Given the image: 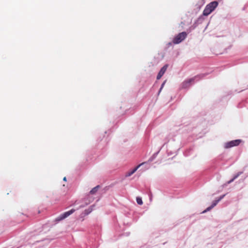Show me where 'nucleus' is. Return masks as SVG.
I'll return each instance as SVG.
<instances>
[{"mask_svg":"<svg viewBox=\"0 0 248 248\" xmlns=\"http://www.w3.org/2000/svg\"><path fill=\"white\" fill-rule=\"evenodd\" d=\"M210 73L206 72L205 73H202L196 76L187 78L185 80L181 85V88L182 89H187L189 87L194 84L196 82L200 80L201 79L205 78L206 76L208 75Z\"/></svg>","mask_w":248,"mask_h":248,"instance_id":"f257e3e1","label":"nucleus"},{"mask_svg":"<svg viewBox=\"0 0 248 248\" xmlns=\"http://www.w3.org/2000/svg\"><path fill=\"white\" fill-rule=\"evenodd\" d=\"M211 177V170L209 169H206L198 173L195 178L197 181L196 185H202L203 183L209 181Z\"/></svg>","mask_w":248,"mask_h":248,"instance_id":"f03ea898","label":"nucleus"},{"mask_svg":"<svg viewBox=\"0 0 248 248\" xmlns=\"http://www.w3.org/2000/svg\"><path fill=\"white\" fill-rule=\"evenodd\" d=\"M85 207L84 205H80L78 208L77 209L72 208L68 211H66L63 212V213L57 217H56L54 220V224L55 225L61 221L65 219L69 216L73 214L76 210H78L79 208H83Z\"/></svg>","mask_w":248,"mask_h":248,"instance_id":"7ed1b4c3","label":"nucleus"},{"mask_svg":"<svg viewBox=\"0 0 248 248\" xmlns=\"http://www.w3.org/2000/svg\"><path fill=\"white\" fill-rule=\"evenodd\" d=\"M219 4L218 0H214L207 4L203 11V15L208 16L215 10Z\"/></svg>","mask_w":248,"mask_h":248,"instance_id":"20e7f679","label":"nucleus"},{"mask_svg":"<svg viewBox=\"0 0 248 248\" xmlns=\"http://www.w3.org/2000/svg\"><path fill=\"white\" fill-rule=\"evenodd\" d=\"M187 33L186 31H182L175 35L172 40L173 44L177 45L183 41L187 37Z\"/></svg>","mask_w":248,"mask_h":248,"instance_id":"39448f33","label":"nucleus"},{"mask_svg":"<svg viewBox=\"0 0 248 248\" xmlns=\"http://www.w3.org/2000/svg\"><path fill=\"white\" fill-rule=\"evenodd\" d=\"M243 141L241 139H236L227 141L224 144L225 149H229L233 147L238 146Z\"/></svg>","mask_w":248,"mask_h":248,"instance_id":"423d86ee","label":"nucleus"},{"mask_svg":"<svg viewBox=\"0 0 248 248\" xmlns=\"http://www.w3.org/2000/svg\"><path fill=\"white\" fill-rule=\"evenodd\" d=\"M205 1L204 0H200L195 5V8L193 10L192 12V14H197L201 10L202 6L204 4Z\"/></svg>","mask_w":248,"mask_h":248,"instance_id":"0eeeda50","label":"nucleus"},{"mask_svg":"<svg viewBox=\"0 0 248 248\" xmlns=\"http://www.w3.org/2000/svg\"><path fill=\"white\" fill-rule=\"evenodd\" d=\"M169 66L168 64H165L164 65H163L159 71L158 73H157V76H156V79L159 80L160 79L161 77L163 76V75L166 72L167 68Z\"/></svg>","mask_w":248,"mask_h":248,"instance_id":"6e6552de","label":"nucleus"},{"mask_svg":"<svg viewBox=\"0 0 248 248\" xmlns=\"http://www.w3.org/2000/svg\"><path fill=\"white\" fill-rule=\"evenodd\" d=\"M147 162H143V163H142L138 165H137V166H136L135 168H134L133 169H132V170H130L129 171H128V172H127L125 174V177H129L130 176H131L133 174H134L136 171V170L141 166L146 164Z\"/></svg>","mask_w":248,"mask_h":248,"instance_id":"1a4fd4ad","label":"nucleus"},{"mask_svg":"<svg viewBox=\"0 0 248 248\" xmlns=\"http://www.w3.org/2000/svg\"><path fill=\"white\" fill-rule=\"evenodd\" d=\"M203 15V13L202 15L199 16V17L195 21L194 23H193L196 27H197L198 25L201 24L203 21H204L205 17Z\"/></svg>","mask_w":248,"mask_h":248,"instance_id":"9d476101","label":"nucleus"},{"mask_svg":"<svg viewBox=\"0 0 248 248\" xmlns=\"http://www.w3.org/2000/svg\"><path fill=\"white\" fill-rule=\"evenodd\" d=\"M246 104H248V95L247 96L245 100H242L241 102L238 104L237 107L239 108H242L243 106H246Z\"/></svg>","mask_w":248,"mask_h":248,"instance_id":"9b49d317","label":"nucleus"},{"mask_svg":"<svg viewBox=\"0 0 248 248\" xmlns=\"http://www.w3.org/2000/svg\"><path fill=\"white\" fill-rule=\"evenodd\" d=\"M95 207V205L93 204L90 206L88 208L86 209L83 212L85 215H88L90 214L93 210V208Z\"/></svg>","mask_w":248,"mask_h":248,"instance_id":"f8f14e48","label":"nucleus"},{"mask_svg":"<svg viewBox=\"0 0 248 248\" xmlns=\"http://www.w3.org/2000/svg\"><path fill=\"white\" fill-rule=\"evenodd\" d=\"M192 151V148L190 147L184 152V155L186 157L188 156L191 155Z\"/></svg>","mask_w":248,"mask_h":248,"instance_id":"ddd939ff","label":"nucleus"},{"mask_svg":"<svg viewBox=\"0 0 248 248\" xmlns=\"http://www.w3.org/2000/svg\"><path fill=\"white\" fill-rule=\"evenodd\" d=\"M100 187V185H97L95 187H93L90 191V194L93 195L95 194Z\"/></svg>","mask_w":248,"mask_h":248,"instance_id":"4468645a","label":"nucleus"},{"mask_svg":"<svg viewBox=\"0 0 248 248\" xmlns=\"http://www.w3.org/2000/svg\"><path fill=\"white\" fill-rule=\"evenodd\" d=\"M188 125H189V124H187L183 125V124H181V125H179V126H182V129H184V130H183V131H182V132H188L189 131H191V129L189 127L187 128H186L188 126Z\"/></svg>","mask_w":248,"mask_h":248,"instance_id":"2eb2a0df","label":"nucleus"},{"mask_svg":"<svg viewBox=\"0 0 248 248\" xmlns=\"http://www.w3.org/2000/svg\"><path fill=\"white\" fill-rule=\"evenodd\" d=\"M196 26L193 24L192 25L190 26L188 29H187V31H186L187 33L191 32L192 31L194 30L196 28Z\"/></svg>","mask_w":248,"mask_h":248,"instance_id":"dca6fc26","label":"nucleus"},{"mask_svg":"<svg viewBox=\"0 0 248 248\" xmlns=\"http://www.w3.org/2000/svg\"><path fill=\"white\" fill-rule=\"evenodd\" d=\"M180 150V148L178 149L177 151H176L175 152V155L173 156L171 159H173L177 154H178V151ZM174 153V152H172V151H168L167 152V155H168V156H170L171 155H172V154H173Z\"/></svg>","mask_w":248,"mask_h":248,"instance_id":"f3484780","label":"nucleus"},{"mask_svg":"<svg viewBox=\"0 0 248 248\" xmlns=\"http://www.w3.org/2000/svg\"><path fill=\"white\" fill-rule=\"evenodd\" d=\"M136 202L138 204L140 205H141L143 204V201L141 197H136Z\"/></svg>","mask_w":248,"mask_h":248,"instance_id":"a211bd4d","label":"nucleus"},{"mask_svg":"<svg viewBox=\"0 0 248 248\" xmlns=\"http://www.w3.org/2000/svg\"><path fill=\"white\" fill-rule=\"evenodd\" d=\"M234 180V179L232 178V179H231L230 180L228 181L227 182H226L225 183H224L223 185H222V187H225L227 186L228 185L231 184V183H232V182H233V181Z\"/></svg>","mask_w":248,"mask_h":248,"instance_id":"6ab92c4d","label":"nucleus"},{"mask_svg":"<svg viewBox=\"0 0 248 248\" xmlns=\"http://www.w3.org/2000/svg\"><path fill=\"white\" fill-rule=\"evenodd\" d=\"M234 180V179L232 178V179H231L230 180L228 181L227 182H226L225 183H224L223 185H222V187H225L227 186L228 185L231 184V183H232V182H233V181Z\"/></svg>","mask_w":248,"mask_h":248,"instance_id":"aec40b11","label":"nucleus"},{"mask_svg":"<svg viewBox=\"0 0 248 248\" xmlns=\"http://www.w3.org/2000/svg\"><path fill=\"white\" fill-rule=\"evenodd\" d=\"M234 180V179L232 178V179H231L230 180L228 181L227 182H226L225 183H224L223 185H222V187H225L227 186L228 185L231 184V183H232V182H233V181Z\"/></svg>","mask_w":248,"mask_h":248,"instance_id":"412c9836","label":"nucleus"},{"mask_svg":"<svg viewBox=\"0 0 248 248\" xmlns=\"http://www.w3.org/2000/svg\"><path fill=\"white\" fill-rule=\"evenodd\" d=\"M166 82V80H165L163 82V83L161 84V86H160V87L158 91V93H157V95H159V94H160V93H161L162 89L163 88L165 83Z\"/></svg>","mask_w":248,"mask_h":248,"instance_id":"4be33fe9","label":"nucleus"},{"mask_svg":"<svg viewBox=\"0 0 248 248\" xmlns=\"http://www.w3.org/2000/svg\"><path fill=\"white\" fill-rule=\"evenodd\" d=\"M219 202L217 200V198H216L213 202H212V203L211 204V206L212 207L214 208L215 206H216L217 203Z\"/></svg>","mask_w":248,"mask_h":248,"instance_id":"5701e85b","label":"nucleus"},{"mask_svg":"<svg viewBox=\"0 0 248 248\" xmlns=\"http://www.w3.org/2000/svg\"><path fill=\"white\" fill-rule=\"evenodd\" d=\"M213 208L211 207V206H209L208 207H207L205 210H204L202 212V214H204L205 213H207V212L210 211Z\"/></svg>","mask_w":248,"mask_h":248,"instance_id":"b1692460","label":"nucleus"},{"mask_svg":"<svg viewBox=\"0 0 248 248\" xmlns=\"http://www.w3.org/2000/svg\"><path fill=\"white\" fill-rule=\"evenodd\" d=\"M161 149V147L159 149V150L158 151H157V152H156L155 153H154L153 155H152V156L154 159H155L156 157V156H157L158 154H159Z\"/></svg>","mask_w":248,"mask_h":248,"instance_id":"393cba45","label":"nucleus"},{"mask_svg":"<svg viewBox=\"0 0 248 248\" xmlns=\"http://www.w3.org/2000/svg\"><path fill=\"white\" fill-rule=\"evenodd\" d=\"M227 195V193L226 194H223L222 195H220L219 197H217L216 198L217 199V200L218 201V202H219L221 200H222L224 197L225 196Z\"/></svg>","mask_w":248,"mask_h":248,"instance_id":"a878e982","label":"nucleus"},{"mask_svg":"<svg viewBox=\"0 0 248 248\" xmlns=\"http://www.w3.org/2000/svg\"><path fill=\"white\" fill-rule=\"evenodd\" d=\"M86 216L87 215H85V214H84V213L83 212L79 215V218H83ZM82 220H83V219H82Z\"/></svg>","mask_w":248,"mask_h":248,"instance_id":"bb28decb","label":"nucleus"},{"mask_svg":"<svg viewBox=\"0 0 248 248\" xmlns=\"http://www.w3.org/2000/svg\"><path fill=\"white\" fill-rule=\"evenodd\" d=\"M113 186V185H109V186H106V187L104 188V190H105V191H106V190H108V189L109 188V187H112Z\"/></svg>","mask_w":248,"mask_h":248,"instance_id":"cd10ccee","label":"nucleus"},{"mask_svg":"<svg viewBox=\"0 0 248 248\" xmlns=\"http://www.w3.org/2000/svg\"><path fill=\"white\" fill-rule=\"evenodd\" d=\"M78 201H76L73 203L71 204L70 206H75L76 205L78 204Z\"/></svg>","mask_w":248,"mask_h":248,"instance_id":"c85d7f7f","label":"nucleus"},{"mask_svg":"<svg viewBox=\"0 0 248 248\" xmlns=\"http://www.w3.org/2000/svg\"><path fill=\"white\" fill-rule=\"evenodd\" d=\"M172 44H173V42H169V43H167V47H170V46H172Z\"/></svg>","mask_w":248,"mask_h":248,"instance_id":"c756f323","label":"nucleus"},{"mask_svg":"<svg viewBox=\"0 0 248 248\" xmlns=\"http://www.w3.org/2000/svg\"><path fill=\"white\" fill-rule=\"evenodd\" d=\"M155 159L151 156L148 159V162H152Z\"/></svg>","mask_w":248,"mask_h":248,"instance_id":"7c9ffc66","label":"nucleus"},{"mask_svg":"<svg viewBox=\"0 0 248 248\" xmlns=\"http://www.w3.org/2000/svg\"><path fill=\"white\" fill-rule=\"evenodd\" d=\"M231 47H232V45L229 46L227 48H226L224 49V51H225V52H227V49H230Z\"/></svg>","mask_w":248,"mask_h":248,"instance_id":"2f4dec72","label":"nucleus"},{"mask_svg":"<svg viewBox=\"0 0 248 248\" xmlns=\"http://www.w3.org/2000/svg\"><path fill=\"white\" fill-rule=\"evenodd\" d=\"M149 196L150 197V200H151L152 197V194L150 190L149 191Z\"/></svg>","mask_w":248,"mask_h":248,"instance_id":"473e14b6","label":"nucleus"},{"mask_svg":"<svg viewBox=\"0 0 248 248\" xmlns=\"http://www.w3.org/2000/svg\"><path fill=\"white\" fill-rule=\"evenodd\" d=\"M238 175L237 174V173H236V174H235L233 177V178L235 180L238 177Z\"/></svg>","mask_w":248,"mask_h":248,"instance_id":"72a5a7b5","label":"nucleus"},{"mask_svg":"<svg viewBox=\"0 0 248 248\" xmlns=\"http://www.w3.org/2000/svg\"><path fill=\"white\" fill-rule=\"evenodd\" d=\"M124 234L126 236H128L130 234V232H126L125 233H124Z\"/></svg>","mask_w":248,"mask_h":248,"instance_id":"f704fd0d","label":"nucleus"},{"mask_svg":"<svg viewBox=\"0 0 248 248\" xmlns=\"http://www.w3.org/2000/svg\"><path fill=\"white\" fill-rule=\"evenodd\" d=\"M247 4H245L244 6V7L242 8V10L243 11H244L245 10V9L247 8Z\"/></svg>","mask_w":248,"mask_h":248,"instance_id":"c9c22d12","label":"nucleus"},{"mask_svg":"<svg viewBox=\"0 0 248 248\" xmlns=\"http://www.w3.org/2000/svg\"><path fill=\"white\" fill-rule=\"evenodd\" d=\"M232 91H230L228 92V95H232Z\"/></svg>","mask_w":248,"mask_h":248,"instance_id":"e433bc0d","label":"nucleus"},{"mask_svg":"<svg viewBox=\"0 0 248 248\" xmlns=\"http://www.w3.org/2000/svg\"><path fill=\"white\" fill-rule=\"evenodd\" d=\"M242 173H243L242 171H239V172H238L237 173L238 175V176H240Z\"/></svg>","mask_w":248,"mask_h":248,"instance_id":"4c0bfd02","label":"nucleus"},{"mask_svg":"<svg viewBox=\"0 0 248 248\" xmlns=\"http://www.w3.org/2000/svg\"><path fill=\"white\" fill-rule=\"evenodd\" d=\"M108 132H109V133H110V132H112L111 129H109V130H108ZM107 132H108V131H105V134H107Z\"/></svg>","mask_w":248,"mask_h":248,"instance_id":"58836bf2","label":"nucleus"},{"mask_svg":"<svg viewBox=\"0 0 248 248\" xmlns=\"http://www.w3.org/2000/svg\"><path fill=\"white\" fill-rule=\"evenodd\" d=\"M63 181H65V182H66L67 181V179H66V177H64L63 178Z\"/></svg>","mask_w":248,"mask_h":248,"instance_id":"ea45409f","label":"nucleus"},{"mask_svg":"<svg viewBox=\"0 0 248 248\" xmlns=\"http://www.w3.org/2000/svg\"><path fill=\"white\" fill-rule=\"evenodd\" d=\"M243 90H242L241 91H239V92H237V90H235L234 91V92H237V93H239V92H240L243 91Z\"/></svg>","mask_w":248,"mask_h":248,"instance_id":"a19ab883","label":"nucleus"},{"mask_svg":"<svg viewBox=\"0 0 248 248\" xmlns=\"http://www.w3.org/2000/svg\"><path fill=\"white\" fill-rule=\"evenodd\" d=\"M208 24H209V23L207 24V26H206V27H205V30H206V29H207V26H208Z\"/></svg>","mask_w":248,"mask_h":248,"instance_id":"79ce46f5","label":"nucleus"}]
</instances>
